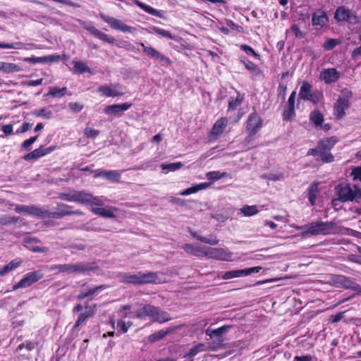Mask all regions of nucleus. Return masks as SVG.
<instances>
[{"label":"nucleus","instance_id":"obj_1","mask_svg":"<svg viewBox=\"0 0 361 361\" xmlns=\"http://www.w3.org/2000/svg\"><path fill=\"white\" fill-rule=\"evenodd\" d=\"M58 197L64 201L79 202L85 205L102 206L103 201L85 190H71L67 192H60Z\"/></svg>","mask_w":361,"mask_h":361},{"label":"nucleus","instance_id":"obj_2","mask_svg":"<svg viewBox=\"0 0 361 361\" xmlns=\"http://www.w3.org/2000/svg\"><path fill=\"white\" fill-rule=\"evenodd\" d=\"M99 269L95 262H81L76 264H54L49 267L51 271L56 273L71 274H85L88 271H92Z\"/></svg>","mask_w":361,"mask_h":361},{"label":"nucleus","instance_id":"obj_3","mask_svg":"<svg viewBox=\"0 0 361 361\" xmlns=\"http://www.w3.org/2000/svg\"><path fill=\"white\" fill-rule=\"evenodd\" d=\"M306 230L302 233V236L329 235L336 232V224L333 221H317L305 225Z\"/></svg>","mask_w":361,"mask_h":361},{"label":"nucleus","instance_id":"obj_4","mask_svg":"<svg viewBox=\"0 0 361 361\" xmlns=\"http://www.w3.org/2000/svg\"><path fill=\"white\" fill-rule=\"evenodd\" d=\"M336 190L338 200L341 202H357L361 199V190L356 185L351 187L350 184L342 183L336 187Z\"/></svg>","mask_w":361,"mask_h":361},{"label":"nucleus","instance_id":"obj_5","mask_svg":"<svg viewBox=\"0 0 361 361\" xmlns=\"http://www.w3.org/2000/svg\"><path fill=\"white\" fill-rule=\"evenodd\" d=\"M71 208L72 207L68 204L58 203L56 208L57 212H49L47 209L46 218L58 219H61L64 216L82 214V212L79 210L71 211Z\"/></svg>","mask_w":361,"mask_h":361},{"label":"nucleus","instance_id":"obj_6","mask_svg":"<svg viewBox=\"0 0 361 361\" xmlns=\"http://www.w3.org/2000/svg\"><path fill=\"white\" fill-rule=\"evenodd\" d=\"M334 18L338 22L345 21L352 25H355L359 22L358 17L356 16L355 12L345 6H339L336 8Z\"/></svg>","mask_w":361,"mask_h":361},{"label":"nucleus","instance_id":"obj_7","mask_svg":"<svg viewBox=\"0 0 361 361\" xmlns=\"http://www.w3.org/2000/svg\"><path fill=\"white\" fill-rule=\"evenodd\" d=\"M43 277L44 274L39 270L27 273L18 283L13 286V289L16 290L20 288L29 287Z\"/></svg>","mask_w":361,"mask_h":361},{"label":"nucleus","instance_id":"obj_8","mask_svg":"<svg viewBox=\"0 0 361 361\" xmlns=\"http://www.w3.org/2000/svg\"><path fill=\"white\" fill-rule=\"evenodd\" d=\"M345 97H339L334 105L335 115L338 119L345 115V109L349 107L350 102L348 98L351 97L352 92L347 89L342 91Z\"/></svg>","mask_w":361,"mask_h":361},{"label":"nucleus","instance_id":"obj_9","mask_svg":"<svg viewBox=\"0 0 361 361\" xmlns=\"http://www.w3.org/2000/svg\"><path fill=\"white\" fill-rule=\"evenodd\" d=\"M262 126V120L256 112L251 113L247 121L246 130L249 136H254Z\"/></svg>","mask_w":361,"mask_h":361},{"label":"nucleus","instance_id":"obj_10","mask_svg":"<svg viewBox=\"0 0 361 361\" xmlns=\"http://www.w3.org/2000/svg\"><path fill=\"white\" fill-rule=\"evenodd\" d=\"M230 328L231 326L225 325L216 329H207L205 334L207 336H209L210 338L214 340V343L216 347H219L224 344V334H226Z\"/></svg>","mask_w":361,"mask_h":361},{"label":"nucleus","instance_id":"obj_11","mask_svg":"<svg viewBox=\"0 0 361 361\" xmlns=\"http://www.w3.org/2000/svg\"><path fill=\"white\" fill-rule=\"evenodd\" d=\"M16 211L18 213L27 214L41 219H45L47 214V209L35 205H19L16 207Z\"/></svg>","mask_w":361,"mask_h":361},{"label":"nucleus","instance_id":"obj_12","mask_svg":"<svg viewBox=\"0 0 361 361\" xmlns=\"http://www.w3.org/2000/svg\"><path fill=\"white\" fill-rule=\"evenodd\" d=\"M100 18L106 23H107L111 28L117 30H121L122 32H130L131 27L124 23H123L121 20H118L115 18L106 16L104 13H100Z\"/></svg>","mask_w":361,"mask_h":361},{"label":"nucleus","instance_id":"obj_13","mask_svg":"<svg viewBox=\"0 0 361 361\" xmlns=\"http://www.w3.org/2000/svg\"><path fill=\"white\" fill-rule=\"evenodd\" d=\"M261 269L260 267H255L251 268H247L239 270H231L224 273L222 278L225 280L233 278L241 277L243 276H247L253 273H257Z\"/></svg>","mask_w":361,"mask_h":361},{"label":"nucleus","instance_id":"obj_14","mask_svg":"<svg viewBox=\"0 0 361 361\" xmlns=\"http://www.w3.org/2000/svg\"><path fill=\"white\" fill-rule=\"evenodd\" d=\"M340 76L341 73L336 68H324L321 71L319 78L326 84H331L337 82Z\"/></svg>","mask_w":361,"mask_h":361},{"label":"nucleus","instance_id":"obj_15","mask_svg":"<svg viewBox=\"0 0 361 361\" xmlns=\"http://www.w3.org/2000/svg\"><path fill=\"white\" fill-rule=\"evenodd\" d=\"M205 257L213 258L219 260H228L231 257V253L227 252L223 248H212L208 247Z\"/></svg>","mask_w":361,"mask_h":361},{"label":"nucleus","instance_id":"obj_16","mask_svg":"<svg viewBox=\"0 0 361 361\" xmlns=\"http://www.w3.org/2000/svg\"><path fill=\"white\" fill-rule=\"evenodd\" d=\"M56 147L55 146H51V147H47V148H44L42 146L39 147V148L37 149H35V150H33L32 152L27 154L26 155H25L23 157V159L25 160V161H30V160H32V159H39L48 154H49L50 152H51L52 151H54Z\"/></svg>","mask_w":361,"mask_h":361},{"label":"nucleus","instance_id":"obj_17","mask_svg":"<svg viewBox=\"0 0 361 361\" xmlns=\"http://www.w3.org/2000/svg\"><path fill=\"white\" fill-rule=\"evenodd\" d=\"M158 307L151 305H145L143 307L136 311L135 317L138 319H144L149 317L152 321L154 322L155 314H157Z\"/></svg>","mask_w":361,"mask_h":361},{"label":"nucleus","instance_id":"obj_18","mask_svg":"<svg viewBox=\"0 0 361 361\" xmlns=\"http://www.w3.org/2000/svg\"><path fill=\"white\" fill-rule=\"evenodd\" d=\"M119 87L118 84H110L109 85H102L98 87L97 90L106 97H115L123 94L122 92L118 90Z\"/></svg>","mask_w":361,"mask_h":361},{"label":"nucleus","instance_id":"obj_19","mask_svg":"<svg viewBox=\"0 0 361 361\" xmlns=\"http://www.w3.org/2000/svg\"><path fill=\"white\" fill-rule=\"evenodd\" d=\"M132 104L130 103H123L121 104H113L107 106L104 109V113L108 115H114L115 116H120L123 112L128 110Z\"/></svg>","mask_w":361,"mask_h":361},{"label":"nucleus","instance_id":"obj_20","mask_svg":"<svg viewBox=\"0 0 361 361\" xmlns=\"http://www.w3.org/2000/svg\"><path fill=\"white\" fill-rule=\"evenodd\" d=\"M93 172L94 177H104L112 182H118L121 178V173L118 171L95 170Z\"/></svg>","mask_w":361,"mask_h":361},{"label":"nucleus","instance_id":"obj_21","mask_svg":"<svg viewBox=\"0 0 361 361\" xmlns=\"http://www.w3.org/2000/svg\"><path fill=\"white\" fill-rule=\"evenodd\" d=\"M296 92L293 91L288 100V109L284 110L283 118L285 121H290L295 115V99Z\"/></svg>","mask_w":361,"mask_h":361},{"label":"nucleus","instance_id":"obj_22","mask_svg":"<svg viewBox=\"0 0 361 361\" xmlns=\"http://www.w3.org/2000/svg\"><path fill=\"white\" fill-rule=\"evenodd\" d=\"M182 248L186 253L192 255L196 257L205 256V253L207 252V249L205 247L200 245L195 246L190 243L183 245Z\"/></svg>","mask_w":361,"mask_h":361},{"label":"nucleus","instance_id":"obj_23","mask_svg":"<svg viewBox=\"0 0 361 361\" xmlns=\"http://www.w3.org/2000/svg\"><path fill=\"white\" fill-rule=\"evenodd\" d=\"M86 30H88L92 35L95 37L99 39L100 40L107 42L109 44H113L116 39L114 37H110L105 34L104 32L100 31L97 28L94 26H89L86 27Z\"/></svg>","mask_w":361,"mask_h":361},{"label":"nucleus","instance_id":"obj_24","mask_svg":"<svg viewBox=\"0 0 361 361\" xmlns=\"http://www.w3.org/2000/svg\"><path fill=\"white\" fill-rule=\"evenodd\" d=\"M328 17L326 13L319 10L312 14V23L313 26H319L322 27L328 23Z\"/></svg>","mask_w":361,"mask_h":361},{"label":"nucleus","instance_id":"obj_25","mask_svg":"<svg viewBox=\"0 0 361 361\" xmlns=\"http://www.w3.org/2000/svg\"><path fill=\"white\" fill-rule=\"evenodd\" d=\"M337 141L338 140L336 137H331L319 140L317 144L319 152H329Z\"/></svg>","mask_w":361,"mask_h":361},{"label":"nucleus","instance_id":"obj_26","mask_svg":"<svg viewBox=\"0 0 361 361\" xmlns=\"http://www.w3.org/2000/svg\"><path fill=\"white\" fill-rule=\"evenodd\" d=\"M60 59L59 55H49L42 57H28L25 58L24 61H28L30 63H52V62H56L59 61Z\"/></svg>","mask_w":361,"mask_h":361},{"label":"nucleus","instance_id":"obj_27","mask_svg":"<svg viewBox=\"0 0 361 361\" xmlns=\"http://www.w3.org/2000/svg\"><path fill=\"white\" fill-rule=\"evenodd\" d=\"M180 326H176L174 327H170L168 328L166 331L164 330H160L159 331H157L152 334H151L149 336V341L150 342H155L161 340L164 338L166 336L173 333L176 330L179 329Z\"/></svg>","mask_w":361,"mask_h":361},{"label":"nucleus","instance_id":"obj_28","mask_svg":"<svg viewBox=\"0 0 361 361\" xmlns=\"http://www.w3.org/2000/svg\"><path fill=\"white\" fill-rule=\"evenodd\" d=\"M138 276L140 279V284L157 283L158 274L157 272H138Z\"/></svg>","mask_w":361,"mask_h":361},{"label":"nucleus","instance_id":"obj_29","mask_svg":"<svg viewBox=\"0 0 361 361\" xmlns=\"http://www.w3.org/2000/svg\"><path fill=\"white\" fill-rule=\"evenodd\" d=\"M334 283L338 287L351 289V288H353L354 281L345 276L339 275L334 279Z\"/></svg>","mask_w":361,"mask_h":361},{"label":"nucleus","instance_id":"obj_30","mask_svg":"<svg viewBox=\"0 0 361 361\" xmlns=\"http://www.w3.org/2000/svg\"><path fill=\"white\" fill-rule=\"evenodd\" d=\"M121 279V282L125 283L140 285V279L138 273L137 274H129L127 273L120 274L118 276Z\"/></svg>","mask_w":361,"mask_h":361},{"label":"nucleus","instance_id":"obj_31","mask_svg":"<svg viewBox=\"0 0 361 361\" xmlns=\"http://www.w3.org/2000/svg\"><path fill=\"white\" fill-rule=\"evenodd\" d=\"M228 123V119L226 118H221L219 119L213 126L212 128V134L216 135H220L222 133L224 129L226 128Z\"/></svg>","mask_w":361,"mask_h":361},{"label":"nucleus","instance_id":"obj_32","mask_svg":"<svg viewBox=\"0 0 361 361\" xmlns=\"http://www.w3.org/2000/svg\"><path fill=\"white\" fill-rule=\"evenodd\" d=\"M135 2L137 6H138L140 8L144 10L145 12H147L152 16H157L159 18H164L162 13L160 11L156 10L155 8L151 7L150 6H148L144 3H142L141 1H140L138 0H135Z\"/></svg>","mask_w":361,"mask_h":361},{"label":"nucleus","instance_id":"obj_33","mask_svg":"<svg viewBox=\"0 0 361 361\" xmlns=\"http://www.w3.org/2000/svg\"><path fill=\"white\" fill-rule=\"evenodd\" d=\"M312 92V85L306 81L302 82L299 92V97L302 99L307 100Z\"/></svg>","mask_w":361,"mask_h":361},{"label":"nucleus","instance_id":"obj_34","mask_svg":"<svg viewBox=\"0 0 361 361\" xmlns=\"http://www.w3.org/2000/svg\"><path fill=\"white\" fill-rule=\"evenodd\" d=\"M310 121L316 126H319L322 124L324 121V116L319 110L315 109L310 113Z\"/></svg>","mask_w":361,"mask_h":361},{"label":"nucleus","instance_id":"obj_35","mask_svg":"<svg viewBox=\"0 0 361 361\" xmlns=\"http://www.w3.org/2000/svg\"><path fill=\"white\" fill-rule=\"evenodd\" d=\"M91 211L94 214L99 215L103 217H106V218H114L115 217V215L111 210L106 209L104 208L92 207Z\"/></svg>","mask_w":361,"mask_h":361},{"label":"nucleus","instance_id":"obj_36","mask_svg":"<svg viewBox=\"0 0 361 361\" xmlns=\"http://www.w3.org/2000/svg\"><path fill=\"white\" fill-rule=\"evenodd\" d=\"M240 212L245 216H251L257 214L259 212V209L257 205H244L240 209Z\"/></svg>","mask_w":361,"mask_h":361},{"label":"nucleus","instance_id":"obj_37","mask_svg":"<svg viewBox=\"0 0 361 361\" xmlns=\"http://www.w3.org/2000/svg\"><path fill=\"white\" fill-rule=\"evenodd\" d=\"M171 319V318L168 312L163 311L158 307L157 314H155L154 322L164 323L170 321Z\"/></svg>","mask_w":361,"mask_h":361},{"label":"nucleus","instance_id":"obj_38","mask_svg":"<svg viewBox=\"0 0 361 361\" xmlns=\"http://www.w3.org/2000/svg\"><path fill=\"white\" fill-rule=\"evenodd\" d=\"M171 319V318L168 312L163 311L158 307L157 314H155L154 322L164 323L170 321Z\"/></svg>","mask_w":361,"mask_h":361},{"label":"nucleus","instance_id":"obj_39","mask_svg":"<svg viewBox=\"0 0 361 361\" xmlns=\"http://www.w3.org/2000/svg\"><path fill=\"white\" fill-rule=\"evenodd\" d=\"M106 288V286H105V285H101V286H97L92 289L89 290L87 292L80 293L77 296V298L78 300H82L85 299V298H87L89 296L94 295L97 291H98L99 290H103Z\"/></svg>","mask_w":361,"mask_h":361},{"label":"nucleus","instance_id":"obj_40","mask_svg":"<svg viewBox=\"0 0 361 361\" xmlns=\"http://www.w3.org/2000/svg\"><path fill=\"white\" fill-rule=\"evenodd\" d=\"M67 88L66 87H62L59 88L56 87H50L49 92H48L47 95L54 97H61L64 96L66 94Z\"/></svg>","mask_w":361,"mask_h":361},{"label":"nucleus","instance_id":"obj_41","mask_svg":"<svg viewBox=\"0 0 361 361\" xmlns=\"http://www.w3.org/2000/svg\"><path fill=\"white\" fill-rule=\"evenodd\" d=\"M140 45L143 48V51L146 53V54L154 59H157L161 54L158 51H157L154 48L152 47H147L143 43H140Z\"/></svg>","mask_w":361,"mask_h":361},{"label":"nucleus","instance_id":"obj_42","mask_svg":"<svg viewBox=\"0 0 361 361\" xmlns=\"http://www.w3.org/2000/svg\"><path fill=\"white\" fill-rule=\"evenodd\" d=\"M20 70V67L14 63H1V71L6 73H15Z\"/></svg>","mask_w":361,"mask_h":361},{"label":"nucleus","instance_id":"obj_43","mask_svg":"<svg viewBox=\"0 0 361 361\" xmlns=\"http://www.w3.org/2000/svg\"><path fill=\"white\" fill-rule=\"evenodd\" d=\"M21 264L20 260L14 259L9 262L6 266L1 269V275L6 274L13 269L18 267Z\"/></svg>","mask_w":361,"mask_h":361},{"label":"nucleus","instance_id":"obj_44","mask_svg":"<svg viewBox=\"0 0 361 361\" xmlns=\"http://www.w3.org/2000/svg\"><path fill=\"white\" fill-rule=\"evenodd\" d=\"M243 100V97L238 94L236 98H231L228 102V109L235 110L236 108L241 104Z\"/></svg>","mask_w":361,"mask_h":361},{"label":"nucleus","instance_id":"obj_45","mask_svg":"<svg viewBox=\"0 0 361 361\" xmlns=\"http://www.w3.org/2000/svg\"><path fill=\"white\" fill-rule=\"evenodd\" d=\"M151 29L153 32L161 35L162 37H164L169 39H175V37L173 36L171 33L167 30H162L157 27H152Z\"/></svg>","mask_w":361,"mask_h":361},{"label":"nucleus","instance_id":"obj_46","mask_svg":"<svg viewBox=\"0 0 361 361\" xmlns=\"http://www.w3.org/2000/svg\"><path fill=\"white\" fill-rule=\"evenodd\" d=\"M90 315H91V312H90V310H87V311H85L83 313H81L79 315V317H78V319H77V321H76L73 328L75 329V328L78 327L80 325H81L82 323H84L85 322V320L89 317H90Z\"/></svg>","mask_w":361,"mask_h":361},{"label":"nucleus","instance_id":"obj_47","mask_svg":"<svg viewBox=\"0 0 361 361\" xmlns=\"http://www.w3.org/2000/svg\"><path fill=\"white\" fill-rule=\"evenodd\" d=\"M74 68L75 71L78 73H82L85 72H90V68L82 62H75Z\"/></svg>","mask_w":361,"mask_h":361},{"label":"nucleus","instance_id":"obj_48","mask_svg":"<svg viewBox=\"0 0 361 361\" xmlns=\"http://www.w3.org/2000/svg\"><path fill=\"white\" fill-rule=\"evenodd\" d=\"M340 44V41L336 39H328L323 44V48L325 50L329 51L333 49L336 45Z\"/></svg>","mask_w":361,"mask_h":361},{"label":"nucleus","instance_id":"obj_49","mask_svg":"<svg viewBox=\"0 0 361 361\" xmlns=\"http://www.w3.org/2000/svg\"><path fill=\"white\" fill-rule=\"evenodd\" d=\"M200 241L211 245H216L219 243V240L214 235H209V236H203L200 238Z\"/></svg>","mask_w":361,"mask_h":361},{"label":"nucleus","instance_id":"obj_50","mask_svg":"<svg viewBox=\"0 0 361 361\" xmlns=\"http://www.w3.org/2000/svg\"><path fill=\"white\" fill-rule=\"evenodd\" d=\"M319 157L323 163H331L334 161V157L329 152H319Z\"/></svg>","mask_w":361,"mask_h":361},{"label":"nucleus","instance_id":"obj_51","mask_svg":"<svg viewBox=\"0 0 361 361\" xmlns=\"http://www.w3.org/2000/svg\"><path fill=\"white\" fill-rule=\"evenodd\" d=\"M183 164L181 162H176V163H171L168 164H163L162 165V169L173 171L177 169H180Z\"/></svg>","mask_w":361,"mask_h":361},{"label":"nucleus","instance_id":"obj_52","mask_svg":"<svg viewBox=\"0 0 361 361\" xmlns=\"http://www.w3.org/2000/svg\"><path fill=\"white\" fill-rule=\"evenodd\" d=\"M322 97V94L319 91H314L309 95L307 100H309L314 104H317Z\"/></svg>","mask_w":361,"mask_h":361},{"label":"nucleus","instance_id":"obj_53","mask_svg":"<svg viewBox=\"0 0 361 361\" xmlns=\"http://www.w3.org/2000/svg\"><path fill=\"white\" fill-rule=\"evenodd\" d=\"M84 135L87 137L94 138L99 135V131L98 130H95L91 128H86L84 130Z\"/></svg>","mask_w":361,"mask_h":361},{"label":"nucleus","instance_id":"obj_54","mask_svg":"<svg viewBox=\"0 0 361 361\" xmlns=\"http://www.w3.org/2000/svg\"><path fill=\"white\" fill-rule=\"evenodd\" d=\"M204 347V344H203V343H199V344L196 345L195 346H194L193 348H192L190 350L188 355H190V357H193V356L196 355L198 353L203 350Z\"/></svg>","mask_w":361,"mask_h":361},{"label":"nucleus","instance_id":"obj_55","mask_svg":"<svg viewBox=\"0 0 361 361\" xmlns=\"http://www.w3.org/2000/svg\"><path fill=\"white\" fill-rule=\"evenodd\" d=\"M37 137L38 135H36L25 140L22 144V148L25 150H29L30 146L37 140Z\"/></svg>","mask_w":361,"mask_h":361},{"label":"nucleus","instance_id":"obj_56","mask_svg":"<svg viewBox=\"0 0 361 361\" xmlns=\"http://www.w3.org/2000/svg\"><path fill=\"white\" fill-rule=\"evenodd\" d=\"M353 286V288H351V290H355L356 293H354L353 295H351V296H350V297H348V298H347L345 299H343V300H341L340 302V303H342V302H344L345 301H348L350 299L354 298L355 295L361 294V286L359 284H357L355 282H354Z\"/></svg>","mask_w":361,"mask_h":361},{"label":"nucleus","instance_id":"obj_57","mask_svg":"<svg viewBox=\"0 0 361 361\" xmlns=\"http://www.w3.org/2000/svg\"><path fill=\"white\" fill-rule=\"evenodd\" d=\"M120 47L124 48L128 51H132L134 53H137L139 50L137 49L134 45L128 42H122L120 45H118Z\"/></svg>","mask_w":361,"mask_h":361},{"label":"nucleus","instance_id":"obj_58","mask_svg":"<svg viewBox=\"0 0 361 361\" xmlns=\"http://www.w3.org/2000/svg\"><path fill=\"white\" fill-rule=\"evenodd\" d=\"M23 47V44L22 42H16L12 44L2 43L1 42V49H21Z\"/></svg>","mask_w":361,"mask_h":361},{"label":"nucleus","instance_id":"obj_59","mask_svg":"<svg viewBox=\"0 0 361 361\" xmlns=\"http://www.w3.org/2000/svg\"><path fill=\"white\" fill-rule=\"evenodd\" d=\"M308 195H317L319 192V188L317 183H312L307 190Z\"/></svg>","mask_w":361,"mask_h":361},{"label":"nucleus","instance_id":"obj_60","mask_svg":"<svg viewBox=\"0 0 361 361\" xmlns=\"http://www.w3.org/2000/svg\"><path fill=\"white\" fill-rule=\"evenodd\" d=\"M132 325L131 322H128L126 323L123 320H119L117 323V326L121 329L123 333H126L129 329V327Z\"/></svg>","mask_w":361,"mask_h":361},{"label":"nucleus","instance_id":"obj_61","mask_svg":"<svg viewBox=\"0 0 361 361\" xmlns=\"http://www.w3.org/2000/svg\"><path fill=\"white\" fill-rule=\"evenodd\" d=\"M240 49H241L242 50H243V51H244L245 52H246L247 54H252V55H254L255 56H259L258 54H257V53L254 51V49H253L251 47H250V46H248V45H247V44H241V45L240 46Z\"/></svg>","mask_w":361,"mask_h":361},{"label":"nucleus","instance_id":"obj_62","mask_svg":"<svg viewBox=\"0 0 361 361\" xmlns=\"http://www.w3.org/2000/svg\"><path fill=\"white\" fill-rule=\"evenodd\" d=\"M291 30L294 33L295 36L298 38H303L305 35L302 33V32L300 30L298 25H293L291 26Z\"/></svg>","mask_w":361,"mask_h":361},{"label":"nucleus","instance_id":"obj_63","mask_svg":"<svg viewBox=\"0 0 361 361\" xmlns=\"http://www.w3.org/2000/svg\"><path fill=\"white\" fill-rule=\"evenodd\" d=\"M70 109L74 112H80L83 109V105L78 102H71L68 104Z\"/></svg>","mask_w":361,"mask_h":361},{"label":"nucleus","instance_id":"obj_64","mask_svg":"<svg viewBox=\"0 0 361 361\" xmlns=\"http://www.w3.org/2000/svg\"><path fill=\"white\" fill-rule=\"evenodd\" d=\"M157 60H159L161 66H170L172 63V61L169 58L161 54H159Z\"/></svg>","mask_w":361,"mask_h":361}]
</instances>
